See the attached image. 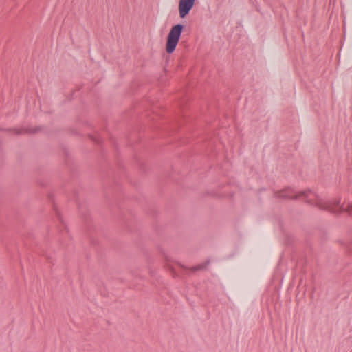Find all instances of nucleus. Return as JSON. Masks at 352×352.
Masks as SVG:
<instances>
[{
	"instance_id": "obj_2",
	"label": "nucleus",
	"mask_w": 352,
	"mask_h": 352,
	"mask_svg": "<svg viewBox=\"0 0 352 352\" xmlns=\"http://www.w3.org/2000/svg\"><path fill=\"white\" fill-rule=\"evenodd\" d=\"M183 29L184 26L181 24H177L170 28L165 45L166 52L168 54H172L175 50Z\"/></svg>"
},
{
	"instance_id": "obj_4",
	"label": "nucleus",
	"mask_w": 352,
	"mask_h": 352,
	"mask_svg": "<svg viewBox=\"0 0 352 352\" xmlns=\"http://www.w3.org/2000/svg\"><path fill=\"white\" fill-rule=\"evenodd\" d=\"M346 210H348V214L352 217V203L347 204Z\"/></svg>"
},
{
	"instance_id": "obj_1",
	"label": "nucleus",
	"mask_w": 352,
	"mask_h": 352,
	"mask_svg": "<svg viewBox=\"0 0 352 352\" xmlns=\"http://www.w3.org/2000/svg\"><path fill=\"white\" fill-rule=\"evenodd\" d=\"M280 198L285 199H298L302 197L307 202L314 205L320 209L327 210L335 214L347 212V204H341V200L339 198L332 199L331 200L324 199L311 191L296 192L291 188L285 189L278 192Z\"/></svg>"
},
{
	"instance_id": "obj_3",
	"label": "nucleus",
	"mask_w": 352,
	"mask_h": 352,
	"mask_svg": "<svg viewBox=\"0 0 352 352\" xmlns=\"http://www.w3.org/2000/svg\"><path fill=\"white\" fill-rule=\"evenodd\" d=\"M195 0H179L178 3V11L179 17L185 18L195 6Z\"/></svg>"
}]
</instances>
